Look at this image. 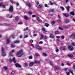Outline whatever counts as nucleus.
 I'll use <instances>...</instances> for the list:
<instances>
[{"label":"nucleus","mask_w":75,"mask_h":75,"mask_svg":"<svg viewBox=\"0 0 75 75\" xmlns=\"http://www.w3.org/2000/svg\"><path fill=\"white\" fill-rule=\"evenodd\" d=\"M4 68L6 70H7V67H5Z\"/></svg>","instance_id":"41"},{"label":"nucleus","mask_w":75,"mask_h":75,"mask_svg":"<svg viewBox=\"0 0 75 75\" xmlns=\"http://www.w3.org/2000/svg\"><path fill=\"white\" fill-rule=\"evenodd\" d=\"M67 65H70V64H69V63H68V62H67Z\"/></svg>","instance_id":"53"},{"label":"nucleus","mask_w":75,"mask_h":75,"mask_svg":"<svg viewBox=\"0 0 75 75\" xmlns=\"http://www.w3.org/2000/svg\"><path fill=\"white\" fill-rule=\"evenodd\" d=\"M64 38L65 37H64V36H61V38H62V40H64Z\"/></svg>","instance_id":"29"},{"label":"nucleus","mask_w":75,"mask_h":75,"mask_svg":"<svg viewBox=\"0 0 75 75\" xmlns=\"http://www.w3.org/2000/svg\"><path fill=\"white\" fill-rule=\"evenodd\" d=\"M23 55V52L22 50L20 51L17 54L18 57H22Z\"/></svg>","instance_id":"1"},{"label":"nucleus","mask_w":75,"mask_h":75,"mask_svg":"<svg viewBox=\"0 0 75 75\" xmlns=\"http://www.w3.org/2000/svg\"><path fill=\"white\" fill-rule=\"evenodd\" d=\"M63 15H64V16L66 17H69V16L68 14L64 13Z\"/></svg>","instance_id":"13"},{"label":"nucleus","mask_w":75,"mask_h":75,"mask_svg":"<svg viewBox=\"0 0 75 75\" xmlns=\"http://www.w3.org/2000/svg\"><path fill=\"white\" fill-rule=\"evenodd\" d=\"M55 34H59V32L58 31H56L55 32Z\"/></svg>","instance_id":"36"},{"label":"nucleus","mask_w":75,"mask_h":75,"mask_svg":"<svg viewBox=\"0 0 75 75\" xmlns=\"http://www.w3.org/2000/svg\"><path fill=\"white\" fill-rule=\"evenodd\" d=\"M58 17L59 18H61V17H60V16H59V15H58Z\"/></svg>","instance_id":"62"},{"label":"nucleus","mask_w":75,"mask_h":75,"mask_svg":"<svg viewBox=\"0 0 75 75\" xmlns=\"http://www.w3.org/2000/svg\"><path fill=\"white\" fill-rule=\"evenodd\" d=\"M68 49L69 50V51H72L74 50V48L72 46H68Z\"/></svg>","instance_id":"4"},{"label":"nucleus","mask_w":75,"mask_h":75,"mask_svg":"<svg viewBox=\"0 0 75 75\" xmlns=\"http://www.w3.org/2000/svg\"><path fill=\"white\" fill-rule=\"evenodd\" d=\"M45 26H46V27H48L49 24H48V23H46L45 24Z\"/></svg>","instance_id":"30"},{"label":"nucleus","mask_w":75,"mask_h":75,"mask_svg":"<svg viewBox=\"0 0 75 75\" xmlns=\"http://www.w3.org/2000/svg\"><path fill=\"white\" fill-rule=\"evenodd\" d=\"M45 7H49V6H48V5H47L46 4H45Z\"/></svg>","instance_id":"33"},{"label":"nucleus","mask_w":75,"mask_h":75,"mask_svg":"<svg viewBox=\"0 0 75 75\" xmlns=\"http://www.w3.org/2000/svg\"><path fill=\"white\" fill-rule=\"evenodd\" d=\"M18 17L17 16L15 18V19L16 20V21H18Z\"/></svg>","instance_id":"31"},{"label":"nucleus","mask_w":75,"mask_h":75,"mask_svg":"<svg viewBox=\"0 0 75 75\" xmlns=\"http://www.w3.org/2000/svg\"><path fill=\"white\" fill-rule=\"evenodd\" d=\"M24 19H25V20H27L28 19V17L26 16H24Z\"/></svg>","instance_id":"15"},{"label":"nucleus","mask_w":75,"mask_h":75,"mask_svg":"<svg viewBox=\"0 0 75 75\" xmlns=\"http://www.w3.org/2000/svg\"><path fill=\"white\" fill-rule=\"evenodd\" d=\"M67 68H65V69H64L63 70L64 71H67Z\"/></svg>","instance_id":"50"},{"label":"nucleus","mask_w":75,"mask_h":75,"mask_svg":"<svg viewBox=\"0 0 75 75\" xmlns=\"http://www.w3.org/2000/svg\"><path fill=\"white\" fill-rule=\"evenodd\" d=\"M34 64H40V61H38L37 60L35 59L34 60Z\"/></svg>","instance_id":"10"},{"label":"nucleus","mask_w":75,"mask_h":75,"mask_svg":"<svg viewBox=\"0 0 75 75\" xmlns=\"http://www.w3.org/2000/svg\"><path fill=\"white\" fill-rule=\"evenodd\" d=\"M42 31H45V32H47V30L46 29H45V28H42Z\"/></svg>","instance_id":"20"},{"label":"nucleus","mask_w":75,"mask_h":75,"mask_svg":"<svg viewBox=\"0 0 75 75\" xmlns=\"http://www.w3.org/2000/svg\"><path fill=\"white\" fill-rule=\"evenodd\" d=\"M37 20L39 21H40V18H39V17H37Z\"/></svg>","instance_id":"37"},{"label":"nucleus","mask_w":75,"mask_h":75,"mask_svg":"<svg viewBox=\"0 0 75 75\" xmlns=\"http://www.w3.org/2000/svg\"><path fill=\"white\" fill-rule=\"evenodd\" d=\"M39 44H43V42L42 41H40L39 42Z\"/></svg>","instance_id":"40"},{"label":"nucleus","mask_w":75,"mask_h":75,"mask_svg":"<svg viewBox=\"0 0 75 75\" xmlns=\"http://www.w3.org/2000/svg\"><path fill=\"white\" fill-rule=\"evenodd\" d=\"M65 23H69V21L67 20H66L65 21Z\"/></svg>","instance_id":"22"},{"label":"nucleus","mask_w":75,"mask_h":75,"mask_svg":"<svg viewBox=\"0 0 75 75\" xmlns=\"http://www.w3.org/2000/svg\"><path fill=\"white\" fill-rule=\"evenodd\" d=\"M60 8L62 9V10L63 11H64V10H65V8L63 7L60 6Z\"/></svg>","instance_id":"19"},{"label":"nucleus","mask_w":75,"mask_h":75,"mask_svg":"<svg viewBox=\"0 0 75 75\" xmlns=\"http://www.w3.org/2000/svg\"><path fill=\"white\" fill-rule=\"evenodd\" d=\"M44 39L45 40H47V37L46 36H44Z\"/></svg>","instance_id":"43"},{"label":"nucleus","mask_w":75,"mask_h":75,"mask_svg":"<svg viewBox=\"0 0 75 75\" xmlns=\"http://www.w3.org/2000/svg\"><path fill=\"white\" fill-rule=\"evenodd\" d=\"M28 30V28L27 27L25 29H24L25 31H26V30Z\"/></svg>","instance_id":"38"},{"label":"nucleus","mask_w":75,"mask_h":75,"mask_svg":"<svg viewBox=\"0 0 75 75\" xmlns=\"http://www.w3.org/2000/svg\"><path fill=\"white\" fill-rule=\"evenodd\" d=\"M70 14L71 15H72L73 16H74V13L73 12H71L70 13Z\"/></svg>","instance_id":"27"},{"label":"nucleus","mask_w":75,"mask_h":75,"mask_svg":"<svg viewBox=\"0 0 75 75\" xmlns=\"http://www.w3.org/2000/svg\"><path fill=\"white\" fill-rule=\"evenodd\" d=\"M43 37H44V36L43 35H41V38H40L41 39H43V38H44Z\"/></svg>","instance_id":"34"},{"label":"nucleus","mask_w":75,"mask_h":75,"mask_svg":"<svg viewBox=\"0 0 75 75\" xmlns=\"http://www.w3.org/2000/svg\"><path fill=\"white\" fill-rule=\"evenodd\" d=\"M29 59H33V57H32V56H30L28 57Z\"/></svg>","instance_id":"32"},{"label":"nucleus","mask_w":75,"mask_h":75,"mask_svg":"<svg viewBox=\"0 0 75 75\" xmlns=\"http://www.w3.org/2000/svg\"><path fill=\"white\" fill-rule=\"evenodd\" d=\"M23 24L22 22H19L18 23V24Z\"/></svg>","instance_id":"57"},{"label":"nucleus","mask_w":75,"mask_h":75,"mask_svg":"<svg viewBox=\"0 0 75 75\" xmlns=\"http://www.w3.org/2000/svg\"><path fill=\"white\" fill-rule=\"evenodd\" d=\"M50 10H51V12H53V11H54V9H50Z\"/></svg>","instance_id":"58"},{"label":"nucleus","mask_w":75,"mask_h":75,"mask_svg":"<svg viewBox=\"0 0 75 75\" xmlns=\"http://www.w3.org/2000/svg\"><path fill=\"white\" fill-rule=\"evenodd\" d=\"M69 72L70 73H71V74H72V75H74V73H73V71H72L71 70H70L69 71Z\"/></svg>","instance_id":"25"},{"label":"nucleus","mask_w":75,"mask_h":75,"mask_svg":"<svg viewBox=\"0 0 75 75\" xmlns=\"http://www.w3.org/2000/svg\"><path fill=\"white\" fill-rule=\"evenodd\" d=\"M14 51H15V50H12L11 51V52H14Z\"/></svg>","instance_id":"55"},{"label":"nucleus","mask_w":75,"mask_h":75,"mask_svg":"<svg viewBox=\"0 0 75 75\" xmlns=\"http://www.w3.org/2000/svg\"><path fill=\"white\" fill-rule=\"evenodd\" d=\"M50 65H52V62L51 61H50Z\"/></svg>","instance_id":"35"},{"label":"nucleus","mask_w":75,"mask_h":75,"mask_svg":"<svg viewBox=\"0 0 75 75\" xmlns=\"http://www.w3.org/2000/svg\"><path fill=\"white\" fill-rule=\"evenodd\" d=\"M10 2L11 3H12V4H13V1H12L11 0H10Z\"/></svg>","instance_id":"60"},{"label":"nucleus","mask_w":75,"mask_h":75,"mask_svg":"<svg viewBox=\"0 0 75 75\" xmlns=\"http://www.w3.org/2000/svg\"><path fill=\"white\" fill-rule=\"evenodd\" d=\"M28 36L27 35H25L24 37V38H27V37H28Z\"/></svg>","instance_id":"39"},{"label":"nucleus","mask_w":75,"mask_h":75,"mask_svg":"<svg viewBox=\"0 0 75 75\" xmlns=\"http://www.w3.org/2000/svg\"><path fill=\"white\" fill-rule=\"evenodd\" d=\"M30 43H33V40H30Z\"/></svg>","instance_id":"42"},{"label":"nucleus","mask_w":75,"mask_h":75,"mask_svg":"<svg viewBox=\"0 0 75 75\" xmlns=\"http://www.w3.org/2000/svg\"><path fill=\"white\" fill-rule=\"evenodd\" d=\"M34 62H31L29 63V65L30 67H31L34 65Z\"/></svg>","instance_id":"7"},{"label":"nucleus","mask_w":75,"mask_h":75,"mask_svg":"<svg viewBox=\"0 0 75 75\" xmlns=\"http://www.w3.org/2000/svg\"><path fill=\"white\" fill-rule=\"evenodd\" d=\"M29 13L30 14H32V13L31 12H29Z\"/></svg>","instance_id":"63"},{"label":"nucleus","mask_w":75,"mask_h":75,"mask_svg":"<svg viewBox=\"0 0 75 75\" xmlns=\"http://www.w3.org/2000/svg\"><path fill=\"white\" fill-rule=\"evenodd\" d=\"M59 30H63L62 28L61 27H59Z\"/></svg>","instance_id":"47"},{"label":"nucleus","mask_w":75,"mask_h":75,"mask_svg":"<svg viewBox=\"0 0 75 75\" xmlns=\"http://www.w3.org/2000/svg\"><path fill=\"white\" fill-rule=\"evenodd\" d=\"M15 66L16 67H17V68H21V66L18 64H16Z\"/></svg>","instance_id":"12"},{"label":"nucleus","mask_w":75,"mask_h":75,"mask_svg":"<svg viewBox=\"0 0 75 75\" xmlns=\"http://www.w3.org/2000/svg\"><path fill=\"white\" fill-rule=\"evenodd\" d=\"M50 3L51 5H52V4H54V3H52V2H51V1H50Z\"/></svg>","instance_id":"49"},{"label":"nucleus","mask_w":75,"mask_h":75,"mask_svg":"<svg viewBox=\"0 0 75 75\" xmlns=\"http://www.w3.org/2000/svg\"><path fill=\"white\" fill-rule=\"evenodd\" d=\"M38 7L39 8H42V7H43L42 5L41 4H39V5Z\"/></svg>","instance_id":"16"},{"label":"nucleus","mask_w":75,"mask_h":75,"mask_svg":"<svg viewBox=\"0 0 75 75\" xmlns=\"http://www.w3.org/2000/svg\"><path fill=\"white\" fill-rule=\"evenodd\" d=\"M58 51H59V50L58 49H56L55 50V51L56 52H58Z\"/></svg>","instance_id":"56"},{"label":"nucleus","mask_w":75,"mask_h":75,"mask_svg":"<svg viewBox=\"0 0 75 75\" xmlns=\"http://www.w3.org/2000/svg\"><path fill=\"white\" fill-rule=\"evenodd\" d=\"M69 8H70L69 6H68L67 7V11H69Z\"/></svg>","instance_id":"24"},{"label":"nucleus","mask_w":75,"mask_h":75,"mask_svg":"<svg viewBox=\"0 0 75 75\" xmlns=\"http://www.w3.org/2000/svg\"><path fill=\"white\" fill-rule=\"evenodd\" d=\"M42 55H43V56H44V57H46V56H47V54L45 53H43Z\"/></svg>","instance_id":"23"},{"label":"nucleus","mask_w":75,"mask_h":75,"mask_svg":"<svg viewBox=\"0 0 75 75\" xmlns=\"http://www.w3.org/2000/svg\"><path fill=\"white\" fill-rule=\"evenodd\" d=\"M56 37L57 38H60V36H57Z\"/></svg>","instance_id":"59"},{"label":"nucleus","mask_w":75,"mask_h":75,"mask_svg":"<svg viewBox=\"0 0 75 75\" xmlns=\"http://www.w3.org/2000/svg\"><path fill=\"white\" fill-rule=\"evenodd\" d=\"M37 35V34H34L33 35L34 37H36V36Z\"/></svg>","instance_id":"61"},{"label":"nucleus","mask_w":75,"mask_h":75,"mask_svg":"<svg viewBox=\"0 0 75 75\" xmlns=\"http://www.w3.org/2000/svg\"><path fill=\"white\" fill-rule=\"evenodd\" d=\"M68 57H70L71 58H72L73 57V56L72 54H69L68 55Z\"/></svg>","instance_id":"26"},{"label":"nucleus","mask_w":75,"mask_h":75,"mask_svg":"<svg viewBox=\"0 0 75 75\" xmlns=\"http://www.w3.org/2000/svg\"><path fill=\"white\" fill-rule=\"evenodd\" d=\"M14 44H19L20 43V41L18 40H16L14 42Z\"/></svg>","instance_id":"8"},{"label":"nucleus","mask_w":75,"mask_h":75,"mask_svg":"<svg viewBox=\"0 0 75 75\" xmlns=\"http://www.w3.org/2000/svg\"><path fill=\"white\" fill-rule=\"evenodd\" d=\"M26 3L28 5V7H31V5H30V4L28 1H26Z\"/></svg>","instance_id":"14"},{"label":"nucleus","mask_w":75,"mask_h":75,"mask_svg":"<svg viewBox=\"0 0 75 75\" xmlns=\"http://www.w3.org/2000/svg\"><path fill=\"white\" fill-rule=\"evenodd\" d=\"M11 48H14V47H15V46L13 45H11Z\"/></svg>","instance_id":"51"},{"label":"nucleus","mask_w":75,"mask_h":75,"mask_svg":"<svg viewBox=\"0 0 75 75\" xmlns=\"http://www.w3.org/2000/svg\"><path fill=\"white\" fill-rule=\"evenodd\" d=\"M55 23V21H53L52 22V23H51V24H52V25H54V24Z\"/></svg>","instance_id":"28"},{"label":"nucleus","mask_w":75,"mask_h":75,"mask_svg":"<svg viewBox=\"0 0 75 75\" xmlns=\"http://www.w3.org/2000/svg\"><path fill=\"white\" fill-rule=\"evenodd\" d=\"M2 57L6 56V53L4 52V48L3 47L2 48Z\"/></svg>","instance_id":"2"},{"label":"nucleus","mask_w":75,"mask_h":75,"mask_svg":"<svg viewBox=\"0 0 75 75\" xmlns=\"http://www.w3.org/2000/svg\"><path fill=\"white\" fill-rule=\"evenodd\" d=\"M36 48H37V50H42V49L41 47H40L38 46H35Z\"/></svg>","instance_id":"9"},{"label":"nucleus","mask_w":75,"mask_h":75,"mask_svg":"<svg viewBox=\"0 0 75 75\" xmlns=\"http://www.w3.org/2000/svg\"><path fill=\"white\" fill-rule=\"evenodd\" d=\"M49 37H50V38H53L54 37V35H50Z\"/></svg>","instance_id":"21"},{"label":"nucleus","mask_w":75,"mask_h":75,"mask_svg":"<svg viewBox=\"0 0 75 75\" xmlns=\"http://www.w3.org/2000/svg\"><path fill=\"white\" fill-rule=\"evenodd\" d=\"M71 45H73V46H75V43L74 42L71 43Z\"/></svg>","instance_id":"45"},{"label":"nucleus","mask_w":75,"mask_h":75,"mask_svg":"<svg viewBox=\"0 0 75 75\" xmlns=\"http://www.w3.org/2000/svg\"><path fill=\"white\" fill-rule=\"evenodd\" d=\"M70 38L72 39H74L75 38V34H72L70 36Z\"/></svg>","instance_id":"5"},{"label":"nucleus","mask_w":75,"mask_h":75,"mask_svg":"<svg viewBox=\"0 0 75 75\" xmlns=\"http://www.w3.org/2000/svg\"><path fill=\"white\" fill-rule=\"evenodd\" d=\"M12 74H15V71H13L11 73Z\"/></svg>","instance_id":"48"},{"label":"nucleus","mask_w":75,"mask_h":75,"mask_svg":"<svg viewBox=\"0 0 75 75\" xmlns=\"http://www.w3.org/2000/svg\"><path fill=\"white\" fill-rule=\"evenodd\" d=\"M35 55L36 56V57H38V56H40V55L39 54H35Z\"/></svg>","instance_id":"52"},{"label":"nucleus","mask_w":75,"mask_h":75,"mask_svg":"<svg viewBox=\"0 0 75 75\" xmlns=\"http://www.w3.org/2000/svg\"><path fill=\"white\" fill-rule=\"evenodd\" d=\"M32 17H36V16L34 15H32Z\"/></svg>","instance_id":"54"},{"label":"nucleus","mask_w":75,"mask_h":75,"mask_svg":"<svg viewBox=\"0 0 75 75\" xmlns=\"http://www.w3.org/2000/svg\"><path fill=\"white\" fill-rule=\"evenodd\" d=\"M9 61L10 62H13L14 63H16V58L15 57H13L12 58V60L10 58V59Z\"/></svg>","instance_id":"3"},{"label":"nucleus","mask_w":75,"mask_h":75,"mask_svg":"<svg viewBox=\"0 0 75 75\" xmlns=\"http://www.w3.org/2000/svg\"><path fill=\"white\" fill-rule=\"evenodd\" d=\"M73 69H75V66H73Z\"/></svg>","instance_id":"64"},{"label":"nucleus","mask_w":75,"mask_h":75,"mask_svg":"<svg viewBox=\"0 0 75 75\" xmlns=\"http://www.w3.org/2000/svg\"><path fill=\"white\" fill-rule=\"evenodd\" d=\"M3 6V8H6V6H5V5H4L3 3L0 4V6Z\"/></svg>","instance_id":"11"},{"label":"nucleus","mask_w":75,"mask_h":75,"mask_svg":"<svg viewBox=\"0 0 75 75\" xmlns=\"http://www.w3.org/2000/svg\"><path fill=\"white\" fill-rule=\"evenodd\" d=\"M66 74H67V75H69V72H66Z\"/></svg>","instance_id":"44"},{"label":"nucleus","mask_w":75,"mask_h":75,"mask_svg":"<svg viewBox=\"0 0 75 75\" xmlns=\"http://www.w3.org/2000/svg\"><path fill=\"white\" fill-rule=\"evenodd\" d=\"M9 11H11V12L13 11V7L12 6H10Z\"/></svg>","instance_id":"6"},{"label":"nucleus","mask_w":75,"mask_h":75,"mask_svg":"<svg viewBox=\"0 0 75 75\" xmlns=\"http://www.w3.org/2000/svg\"><path fill=\"white\" fill-rule=\"evenodd\" d=\"M25 67H28V64L27 63H25Z\"/></svg>","instance_id":"46"},{"label":"nucleus","mask_w":75,"mask_h":75,"mask_svg":"<svg viewBox=\"0 0 75 75\" xmlns=\"http://www.w3.org/2000/svg\"><path fill=\"white\" fill-rule=\"evenodd\" d=\"M60 68V67H54V69H59Z\"/></svg>","instance_id":"17"},{"label":"nucleus","mask_w":75,"mask_h":75,"mask_svg":"<svg viewBox=\"0 0 75 75\" xmlns=\"http://www.w3.org/2000/svg\"><path fill=\"white\" fill-rule=\"evenodd\" d=\"M10 42V40L8 39H7L6 40V44H7Z\"/></svg>","instance_id":"18"}]
</instances>
